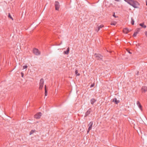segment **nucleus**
Segmentation results:
<instances>
[{"instance_id":"obj_15","label":"nucleus","mask_w":147,"mask_h":147,"mask_svg":"<svg viewBox=\"0 0 147 147\" xmlns=\"http://www.w3.org/2000/svg\"><path fill=\"white\" fill-rule=\"evenodd\" d=\"M75 73L76 74L77 76H79L80 75V73H78V71L77 70H76L75 71Z\"/></svg>"},{"instance_id":"obj_18","label":"nucleus","mask_w":147,"mask_h":147,"mask_svg":"<svg viewBox=\"0 0 147 147\" xmlns=\"http://www.w3.org/2000/svg\"><path fill=\"white\" fill-rule=\"evenodd\" d=\"M116 24V22L115 21H113L111 23V25H115Z\"/></svg>"},{"instance_id":"obj_33","label":"nucleus","mask_w":147,"mask_h":147,"mask_svg":"<svg viewBox=\"0 0 147 147\" xmlns=\"http://www.w3.org/2000/svg\"><path fill=\"white\" fill-rule=\"evenodd\" d=\"M55 92H57V90H55Z\"/></svg>"},{"instance_id":"obj_26","label":"nucleus","mask_w":147,"mask_h":147,"mask_svg":"<svg viewBox=\"0 0 147 147\" xmlns=\"http://www.w3.org/2000/svg\"><path fill=\"white\" fill-rule=\"evenodd\" d=\"M140 104V102L139 101H137V105H139V104Z\"/></svg>"},{"instance_id":"obj_7","label":"nucleus","mask_w":147,"mask_h":147,"mask_svg":"<svg viewBox=\"0 0 147 147\" xmlns=\"http://www.w3.org/2000/svg\"><path fill=\"white\" fill-rule=\"evenodd\" d=\"M93 125V122H90L89 125H88L89 126V127L88 128V131H87V132L88 133L89 131L92 129V126Z\"/></svg>"},{"instance_id":"obj_13","label":"nucleus","mask_w":147,"mask_h":147,"mask_svg":"<svg viewBox=\"0 0 147 147\" xmlns=\"http://www.w3.org/2000/svg\"><path fill=\"white\" fill-rule=\"evenodd\" d=\"M139 25L140 26L144 28H146V26L143 23L140 24Z\"/></svg>"},{"instance_id":"obj_19","label":"nucleus","mask_w":147,"mask_h":147,"mask_svg":"<svg viewBox=\"0 0 147 147\" xmlns=\"http://www.w3.org/2000/svg\"><path fill=\"white\" fill-rule=\"evenodd\" d=\"M35 131L34 130H32L30 132V135H31L32 134H33L34 132Z\"/></svg>"},{"instance_id":"obj_31","label":"nucleus","mask_w":147,"mask_h":147,"mask_svg":"<svg viewBox=\"0 0 147 147\" xmlns=\"http://www.w3.org/2000/svg\"><path fill=\"white\" fill-rule=\"evenodd\" d=\"M115 0L116 1H119V0Z\"/></svg>"},{"instance_id":"obj_2","label":"nucleus","mask_w":147,"mask_h":147,"mask_svg":"<svg viewBox=\"0 0 147 147\" xmlns=\"http://www.w3.org/2000/svg\"><path fill=\"white\" fill-rule=\"evenodd\" d=\"M55 9L57 10H58L60 7L59 3L57 1H56L55 3Z\"/></svg>"},{"instance_id":"obj_27","label":"nucleus","mask_w":147,"mask_h":147,"mask_svg":"<svg viewBox=\"0 0 147 147\" xmlns=\"http://www.w3.org/2000/svg\"><path fill=\"white\" fill-rule=\"evenodd\" d=\"M94 84L91 85L90 86V87H92L93 86H94Z\"/></svg>"},{"instance_id":"obj_11","label":"nucleus","mask_w":147,"mask_h":147,"mask_svg":"<svg viewBox=\"0 0 147 147\" xmlns=\"http://www.w3.org/2000/svg\"><path fill=\"white\" fill-rule=\"evenodd\" d=\"M69 47H68L67 49V50L66 51H64L63 52V54H64L68 55L69 54Z\"/></svg>"},{"instance_id":"obj_23","label":"nucleus","mask_w":147,"mask_h":147,"mask_svg":"<svg viewBox=\"0 0 147 147\" xmlns=\"http://www.w3.org/2000/svg\"><path fill=\"white\" fill-rule=\"evenodd\" d=\"M103 27V25H101L100 26H99L98 27V30H99L100 29V28Z\"/></svg>"},{"instance_id":"obj_14","label":"nucleus","mask_w":147,"mask_h":147,"mask_svg":"<svg viewBox=\"0 0 147 147\" xmlns=\"http://www.w3.org/2000/svg\"><path fill=\"white\" fill-rule=\"evenodd\" d=\"M90 101L91 104L93 105L95 102L96 100L94 98H92L91 99Z\"/></svg>"},{"instance_id":"obj_21","label":"nucleus","mask_w":147,"mask_h":147,"mask_svg":"<svg viewBox=\"0 0 147 147\" xmlns=\"http://www.w3.org/2000/svg\"><path fill=\"white\" fill-rule=\"evenodd\" d=\"M138 32H135L134 33V34L133 35V37H135L136 36L137 34H138Z\"/></svg>"},{"instance_id":"obj_17","label":"nucleus","mask_w":147,"mask_h":147,"mask_svg":"<svg viewBox=\"0 0 147 147\" xmlns=\"http://www.w3.org/2000/svg\"><path fill=\"white\" fill-rule=\"evenodd\" d=\"M8 18H10L12 20H13V19L12 18V17L11 16L10 14V13H8Z\"/></svg>"},{"instance_id":"obj_30","label":"nucleus","mask_w":147,"mask_h":147,"mask_svg":"<svg viewBox=\"0 0 147 147\" xmlns=\"http://www.w3.org/2000/svg\"><path fill=\"white\" fill-rule=\"evenodd\" d=\"M146 5L147 6V0L146 1Z\"/></svg>"},{"instance_id":"obj_12","label":"nucleus","mask_w":147,"mask_h":147,"mask_svg":"<svg viewBox=\"0 0 147 147\" xmlns=\"http://www.w3.org/2000/svg\"><path fill=\"white\" fill-rule=\"evenodd\" d=\"M91 112L90 110V109H89L86 112L85 115V117H86Z\"/></svg>"},{"instance_id":"obj_5","label":"nucleus","mask_w":147,"mask_h":147,"mask_svg":"<svg viewBox=\"0 0 147 147\" xmlns=\"http://www.w3.org/2000/svg\"><path fill=\"white\" fill-rule=\"evenodd\" d=\"M44 83V81L43 79H41L40 80V86L39 88L40 89H41L43 86Z\"/></svg>"},{"instance_id":"obj_1","label":"nucleus","mask_w":147,"mask_h":147,"mask_svg":"<svg viewBox=\"0 0 147 147\" xmlns=\"http://www.w3.org/2000/svg\"><path fill=\"white\" fill-rule=\"evenodd\" d=\"M124 1L135 8H139L140 4L135 0H124Z\"/></svg>"},{"instance_id":"obj_3","label":"nucleus","mask_w":147,"mask_h":147,"mask_svg":"<svg viewBox=\"0 0 147 147\" xmlns=\"http://www.w3.org/2000/svg\"><path fill=\"white\" fill-rule=\"evenodd\" d=\"M33 53L37 55H39L40 54V52L37 49H34L33 50Z\"/></svg>"},{"instance_id":"obj_25","label":"nucleus","mask_w":147,"mask_h":147,"mask_svg":"<svg viewBox=\"0 0 147 147\" xmlns=\"http://www.w3.org/2000/svg\"><path fill=\"white\" fill-rule=\"evenodd\" d=\"M139 108L140 109H142V106L140 104H139V105H138Z\"/></svg>"},{"instance_id":"obj_8","label":"nucleus","mask_w":147,"mask_h":147,"mask_svg":"<svg viewBox=\"0 0 147 147\" xmlns=\"http://www.w3.org/2000/svg\"><path fill=\"white\" fill-rule=\"evenodd\" d=\"M130 31H131V30H129L128 29L126 28H124L123 30V32L125 34H127Z\"/></svg>"},{"instance_id":"obj_28","label":"nucleus","mask_w":147,"mask_h":147,"mask_svg":"<svg viewBox=\"0 0 147 147\" xmlns=\"http://www.w3.org/2000/svg\"><path fill=\"white\" fill-rule=\"evenodd\" d=\"M21 74H22V77H23V76H24V74H23V73H21Z\"/></svg>"},{"instance_id":"obj_9","label":"nucleus","mask_w":147,"mask_h":147,"mask_svg":"<svg viewBox=\"0 0 147 147\" xmlns=\"http://www.w3.org/2000/svg\"><path fill=\"white\" fill-rule=\"evenodd\" d=\"M142 92H145L147 91V87L145 86H143L142 88Z\"/></svg>"},{"instance_id":"obj_29","label":"nucleus","mask_w":147,"mask_h":147,"mask_svg":"<svg viewBox=\"0 0 147 147\" xmlns=\"http://www.w3.org/2000/svg\"><path fill=\"white\" fill-rule=\"evenodd\" d=\"M113 16H114L115 18H116L117 17L115 16V13L113 15Z\"/></svg>"},{"instance_id":"obj_24","label":"nucleus","mask_w":147,"mask_h":147,"mask_svg":"<svg viewBox=\"0 0 147 147\" xmlns=\"http://www.w3.org/2000/svg\"><path fill=\"white\" fill-rule=\"evenodd\" d=\"M28 66L27 65H24L23 66V69H26Z\"/></svg>"},{"instance_id":"obj_10","label":"nucleus","mask_w":147,"mask_h":147,"mask_svg":"<svg viewBox=\"0 0 147 147\" xmlns=\"http://www.w3.org/2000/svg\"><path fill=\"white\" fill-rule=\"evenodd\" d=\"M113 102H115V104H117L119 102V100H117V99L115 98L113 99Z\"/></svg>"},{"instance_id":"obj_20","label":"nucleus","mask_w":147,"mask_h":147,"mask_svg":"<svg viewBox=\"0 0 147 147\" xmlns=\"http://www.w3.org/2000/svg\"><path fill=\"white\" fill-rule=\"evenodd\" d=\"M131 23L132 24L134 25V21L132 18H131Z\"/></svg>"},{"instance_id":"obj_22","label":"nucleus","mask_w":147,"mask_h":147,"mask_svg":"<svg viewBox=\"0 0 147 147\" xmlns=\"http://www.w3.org/2000/svg\"><path fill=\"white\" fill-rule=\"evenodd\" d=\"M140 28H137L136 30V32H138V33L140 31Z\"/></svg>"},{"instance_id":"obj_32","label":"nucleus","mask_w":147,"mask_h":147,"mask_svg":"<svg viewBox=\"0 0 147 147\" xmlns=\"http://www.w3.org/2000/svg\"><path fill=\"white\" fill-rule=\"evenodd\" d=\"M128 53L130 54H131V53L130 52V51H128Z\"/></svg>"},{"instance_id":"obj_16","label":"nucleus","mask_w":147,"mask_h":147,"mask_svg":"<svg viewBox=\"0 0 147 147\" xmlns=\"http://www.w3.org/2000/svg\"><path fill=\"white\" fill-rule=\"evenodd\" d=\"M45 96H47V91L46 89V86H45Z\"/></svg>"},{"instance_id":"obj_4","label":"nucleus","mask_w":147,"mask_h":147,"mask_svg":"<svg viewBox=\"0 0 147 147\" xmlns=\"http://www.w3.org/2000/svg\"><path fill=\"white\" fill-rule=\"evenodd\" d=\"M42 115L41 113L39 112L36 114L34 115V117L36 119H39L40 118Z\"/></svg>"},{"instance_id":"obj_6","label":"nucleus","mask_w":147,"mask_h":147,"mask_svg":"<svg viewBox=\"0 0 147 147\" xmlns=\"http://www.w3.org/2000/svg\"><path fill=\"white\" fill-rule=\"evenodd\" d=\"M94 56L98 60H101L102 58V56L99 54H95Z\"/></svg>"}]
</instances>
